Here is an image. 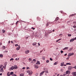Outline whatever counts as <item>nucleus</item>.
Here are the masks:
<instances>
[{"mask_svg":"<svg viewBox=\"0 0 76 76\" xmlns=\"http://www.w3.org/2000/svg\"><path fill=\"white\" fill-rule=\"evenodd\" d=\"M26 72L30 75H32V71L31 70H27L26 71Z\"/></svg>","mask_w":76,"mask_h":76,"instance_id":"1","label":"nucleus"},{"mask_svg":"<svg viewBox=\"0 0 76 76\" xmlns=\"http://www.w3.org/2000/svg\"><path fill=\"white\" fill-rule=\"evenodd\" d=\"M74 55V53H69L68 55V57H70V56H73Z\"/></svg>","mask_w":76,"mask_h":76,"instance_id":"2","label":"nucleus"},{"mask_svg":"<svg viewBox=\"0 0 76 76\" xmlns=\"http://www.w3.org/2000/svg\"><path fill=\"white\" fill-rule=\"evenodd\" d=\"M58 18L57 17L56 18V19L55 20V22H58L59 21H58Z\"/></svg>","mask_w":76,"mask_h":76,"instance_id":"3","label":"nucleus"},{"mask_svg":"<svg viewBox=\"0 0 76 76\" xmlns=\"http://www.w3.org/2000/svg\"><path fill=\"white\" fill-rule=\"evenodd\" d=\"M34 68L35 69H38V65L36 64L34 65Z\"/></svg>","mask_w":76,"mask_h":76,"instance_id":"4","label":"nucleus"},{"mask_svg":"<svg viewBox=\"0 0 76 76\" xmlns=\"http://www.w3.org/2000/svg\"><path fill=\"white\" fill-rule=\"evenodd\" d=\"M44 70H45V71H43V72H45L46 73H48V71H47V70H47L46 69L44 68Z\"/></svg>","mask_w":76,"mask_h":76,"instance_id":"5","label":"nucleus"},{"mask_svg":"<svg viewBox=\"0 0 76 76\" xmlns=\"http://www.w3.org/2000/svg\"><path fill=\"white\" fill-rule=\"evenodd\" d=\"M72 74L73 76H76V72H72Z\"/></svg>","mask_w":76,"mask_h":76,"instance_id":"6","label":"nucleus"},{"mask_svg":"<svg viewBox=\"0 0 76 76\" xmlns=\"http://www.w3.org/2000/svg\"><path fill=\"white\" fill-rule=\"evenodd\" d=\"M29 53V51L28 50H26L25 51V54H28Z\"/></svg>","mask_w":76,"mask_h":76,"instance_id":"7","label":"nucleus"},{"mask_svg":"<svg viewBox=\"0 0 76 76\" xmlns=\"http://www.w3.org/2000/svg\"><path fill=\"white\" fill-rule=\"evenodd\" d=\"M72 67L71 66H70L68 67V70H71L72 69Z\"/></svg>","mask_w":76,"mask_h":76,"instance_id":"8","label":"nucleus"},{"mask_svg":"<svg viewBox=\"0 0 76 76\" xmlns=\"http://www.w3.org/2000/svg\"><path fill=\"white\" fill-rule=\"evenodd\" d=\"M0 72H2V73L4 72V70H3V68H1L0 69Z\"/></svg>","mask_w":76,"mask_h":76,"instance_id":"9","label":"nucleus"},{"mask_svg":"<svg viewBox=\"0 0 76 76\" xmlns=\"http://www.w3.org/2000/svg\"><path fill=\"white\" fill-rule=\"evenodd\" d=\"M45 72V71H43L40 74V76H42L44 73V72Z\"/></svg>","mask_w":76,"mask_h":76,"instance_id":"10","label":"nucleus"},{"mask_svg":"<svg viewBox=\"0 0 76 76\" xmlns=\"http://www.w3.org/2000/svg\"><path fill=\"white\" fill-rule=\"evenodd\" d=\"M66 74H70V71L69 70H67L66 72Z\"/></svg>","mask_w":76,"mask_h":76,"instance_id":"11","label":"nucleus"},{"mask_svg":"<svg viewBox=\"0 0 76 76\" xmlns=\"http://www.w3.org/2000/svg\"><path fill=\"white\" fill-rule=\"evenodd\" d=\"M74 39H73V38L71 39L70 40V42H73V41H74Z\"/></svg>","mask_w":76,"mask_h":76,"instance_id":"12","label":"nucleus"},{"mask_svg":"<svg viewBox=\"0 0 76 76\" xmlns=\"http://www.w3.org/2000/svg\"><path fill=\"white\" fill-rule=\"evenodd\" d=\"M37 44V43L36 42H34V43H33L32 45L33 46H35V45H36Z\"/></svg>","mask_w":76,"mask_h":76,"instance_id":"13","label":"nucleus"},{"mask_svg":"<svg viewBox=\"0 0 76 76\" xmlns=\"http://www.w3.org/2000/svg\"><path fill=\"white\" fill-rule=\"evenodd\" d=\"M14 69H16L18 68V66H17V65H14Z\"/></svg>","mask_w":76,"mask_h":76,"instance_id":"14","label":"nucleus"},{"mask_svg":"<svg viewBox=\"0 0 76 76\" xmlns=\"http://www.w3.org/2000/svg\"><path fill=\"white\" fill-rule=\"evenodd\" d=\"M36 64H37L39 65L40 64V62H39V61H37V63H36Z\"/></svg>","mask_w":76,"mask_h":76,"instance_id":"15","label":"nucleus"},{"mask_svg":"<svg viewBox=\"0 0 76 76\" xmlns=\"http://www.w3.org/2000/svg\"><path fill=\"white\" fill-rule=\"evenodd\" d=\"M7 62H5L4 63V66L5 67H6V66H7Z\"/></svg>","mask_w":76,"mask_h":76,"instance_id":"16","label":"nucleus"},{"mask_svg":"<svg viewBox=\"0 0 76 76\" xmlns=\"http://www.w3.org/2000/svg\"><path fill=\"white\" fill-rule=\"evenodd\" d=\"M64 63L62 62H61V66H63V65H64Z\"/></svg>","mask_w":76,"mask_h":76,"instance_id":"17","label":"nucleus"},{"mask_svg":"<svg viewBox=\"0 0 76 76\" xmlns=\"http://www.w3.org/2000/svg\"><path fill=\"white\" fill-rule=\"evenodd\" d=\"M17 56V55H12V57H14V58H15V57H16Z\"/></svg>","mask_w":76,"mask_h":76,"instance_id":"18","label":"nucleus"},{"mask_svg":"<svg viewBox=\"0 0 76 76\" xmlns=\"http://www.w3.org/2000/svg\"><path fill=\"white\" fill-rule=\"evenodd\" d=\"M11 70H13V69H15L14 66H12L11 68Z\"/></svg>","mask_w":76,"mask_h":76,"instance_id":"19","label":"nucleus"},{"mask_svg":"<svg viewBox=\"0 0 76 76\" xmlns=\"http://www.w3.org/2000/svg\"><path fill=\"white\" fill-rule=\"evenodd\" d=\"M58 61L56 62L54 64V65H57L58 64Z\"/></svg>","mask_w":76,"mask_h":76,"instance_id":"20","label":"nucleus"},{"mask_svg":"<svg viewBox=\"0 0 76 76\" xmlns=\"http://www.w3.org/2000/svg\"><path fill=\"white\" fill-rule=\"evenodd\" d=\"M51 24V23L50 22L47 23V25H46V26H48V25H49V24Z\"/></svg>","mask_w":76,"mask_h":76,"instance_id":"21","label":"nucleus"},{"mask_svg":"<svg viewBox=\"0 0 76 76\" xmlns=\"http://www.w3.org/2000/svg\"><path fill=\"white\" fill-rule=\"evenodd\" d=\"M76 15V14H72V15H70V16H75V15Z\"/></svg>","mask_w":76,"mask_h":76,"instance_id":"22","label":"nucleus"},{"mask_svg":"<svg viewBox=\"0 0 76 76\" xmlns=\"http://www.w3.org/2000/svg\"><path fill=\"white\" fill-rule=\"evenodd\" d=\"M34 36H35V37H37V36H38V34H37L36 33H34Z\"/></svg>","mask_w":76,"mask_h":76,"instance_id":"23","label":"nucleus"},{"mask_svg":"<svg viewBox=\"0 0 76 76\" xmlns=\"http://www.w3.org/2000/svg\"><path fill=\"white\" fill-rule=\"evenodd\" d=\"M20 46H19L17 48H16V50H17L18 51V50H19V49H20Z\"/></svg>","mask_w":76,"mask_h":76,"instance_id":"24","label":"nucleus"},{"mask_svg":"<svg viewBox=\"0 0 76 76\" xmlns=\"http://www.w3.org/2000/svg\"><path fill=\"white\" fill-rule=\"evenodd\" d=\"M64 74H63V76H66V75L67 74V73H66V72H64Z\"/></svg>","mask_w":76,"mask_h":76,"instance_id":"25","label":"nucleus"},{"mask_svg":"<svg viewBox=\"0 0 76 76\" xmlns=\"http://www.w3.org/2000/svg\"><path fill=\"white\" fill-rule=\"evenodd\" d=\"M13 73H14L13 72H11L10 73V75H12H12H13Z\"/></svg>","mask_w":76,"mask_h":76,"instance_id":"26","label":"nucleus"},{"mask_svg":"<svg viewBox=\"0 0 76 76\" xmlns=\"http://www.w3.org/2000/svg\"><path fill=\"white\" fill-rule=\"evenodd\" d=\"M66 65H71V64H70V63H66Z\"/></svg>","mask_w":76,"mask_h":76,"instance_id":"27","label":"nucleus"},{"mask_svg":"<svg viewBox=\"0 0 76 76\" xmlns=\"http://www.w3.org/2000/svg\"><path fill=\"white\" fill-rule=\"evenodd\" d=\"M3 55L1 54H0V57H1V58L3 57Z\"/></svg>","mask_w":76,"mask_h":76,"instance_id":"28","label":"nucleus"},{"mask_svg":"<svg viewBox=\"0 0 76 76\" xmlns=\"http://www.w3.org/2000/svg\"><path fill=\"white\" fill-rule=\"evenodd\" d=\"M68 37H71V36H72V34H68Z\"/></svg>","mask_w":76,"mask_h":76,"instance_id":"29","label":"nucleus"},{"mask_svg":"<svg viewBox=\"0 0 76 76\" xmlns=\"http://www.w3.org/2000/svg\"><path fill=\"white\" fill-rule=\"evenodd\" d=\"M42 58L43 60H45V57L44 56H43Z\"/></svg>","mask_w":76,"mask_h":76,"instance_id":"30","label":"nucleus"},{"mask_svg":"<svg viewBox=\"0 0 76 76\" xmlns=\"http://www.w3.org/2000/svg\"><path fill=\"white\" fill-rule=\"evenodd\" d=\"M2 31L3 33H4V32H5L6 31H5V30H2Z\"/></svg>","mask_w":76,"mask_h":76,"instance_id":"31","label":"nucleus"},{"mask_svg":"<svg viewBox=\"0 0 76 76\" xmlns=\"http://www.w3.org/2000/svg\"><path fill=\"white\" fill-rule=\"evenodd\" d=\"M20 76H23V74H20Z\"/></svg>","mask_w":76,"mask_h":76,"instance_id":"32","label":"nucleus"},{"mask_svg":"<svg viewBox=\"0 0 76 76\" xmlns=\"http://www.w3.org/2000/svg\"><path fill=\"white\" fill-rule=\"evenodd\" d=\"M2 48L3 49H6V47L4 46H3L2 47Z\"/></svg>","mask_w":76,"mask_h":76,"instance_id":"33","label":"nucleus"},{"mask_svg":"<svg viewBox=\"0 0 76 76\" xmlns=\"http://www.w3.org/2000/svg\"><path fill=\"white\" fill-rule=\"evenodd\" d=\"M72 50H73V48H71L69 49V51H72Z\"/></svg>","mask_w":76,"mask_h":76,"instance_id":"34","label":"nucleus"},{"mask_svg":"<svg viewBox=\"0 0 76 76\" xmlns=\"http://www.w3.org/2000/svg\"><path fill=\"white\" fill-rule=\"evenodd\" d=\"M73 28H76V26L74 25L73 26Z\"/></svg>","mask_w":76,"mask_h":76,"instance_id":"35","label":"nucleus"},{"mask_svg":"<svg viewBox=\"0 0 76 76\" xmlns=\"http://www.w3.org/2000/svg\"><path fill=\"white\" fill-rule=\"evenodd\" d=\"M65 48V50H67L69 48L68 47H66Z\"/></svg>","mask_w":76,"mask_h":76,"instance_id":"36","label":"nucleus"},{"mask_svg":"<svg viewBox=\"0 0 76 76\" xmlns=\"http://www.w3.org/2000/svg\"><path fill=\"white\" fill-rule=\"evenodd\" d=\"M7 76H10V74H9V73H7Z\"/></svg>","mask_w":76,"mask_h":76,"instance_id":"37","label":"nucleus"},{"mask_svg":"<svg viewBox=\"0 0 76 76\" xmlns=\"http://www.w3.org/2000/svg\"><path fill=\"white\" fill-rule=\"evenodd\" d=\"M19 60V58H16L15 59V60L17 61V60Z\"/></svg>","mask_w":76,"mask_h":76,"instance_id":"38","label":"nucleus"},{"mask_svg":"<svg viewBox=\"0 0 76 76\" xmlns=\"http://www.w3.org/2000/svg\"><path fill=\"white\" fill-rule=\"evenodd\" d=\"M26 69H29V67H26Z\"/></svg>","mask_w":76,"mask_h":76,"instance_id":"39","label":"nucleus"},{"mask_svg":"<svg viewBox=\"0 0 76 76\" xmlns=\"http://www.w3.org/2000/svg\"><path fill=\"white\" fill-rule=\"evenodd\" d=\"M29 62H30V61H31V59L30 58L29 59Z\"/></svg>","mask_w":76,"mask_h":76,"instance_id":"40","label":"nucleus"},{"mask_svg":"<svg viewBox=\"0 0 76 76\" xmlns=\"http://www.w3.org/2000/svg\"><path fill=\"white\" fill-rule=\"evenodd\" d=\"M46 63H49V61L48 60H47L46 61Z\"/></svg>","mask_w":76,"mask_h":76,"instance_id":"41","label":"nucleus"},{"mask_svg":"<svg viewBox=\"0 0 76 76\" xmlns=\"http://www.w3.org/2000/svg\"><path fill=\"white\" fill-rule=\"evenodd\" d=\"M12 60H13V58H12L11 59H10V61H12Z\"/></svg>","mask_w":76,"mask_h":76,"instance_id":"42","label":"nucleus"},{"mask_svg":"<svg viewBox=\"0 0 76 76\" xmlns=\"http://www.w3.org/2000/svg\"><path fill=\"white\" fill-rule=\"evenodd\" d=\"M33 61H34L35 62V61H36V60L35 59H33Z\"/></svg>","mask_w":76,"mask_h":76,"instance_id":"43","label":"nucleus"},{"mask_svg":"<svg viewBox=\"0 0 76 76\" xmlns=\"http://www.w3.org/2000/svg\"><path fill=\"white\" fill-rule=\"evenodd\" d=\"M61 54H62V53H63V51L62 50L61 51Z\"/></svg>","mask_w":76,"mask_h":76,"instance_id":"44","label":"nucleus"},{"mask_svg":"<svg viewBox=\"0 0 76 76\" xmlns=\"http://www.w3.org/2000/svg\"><path fill=\"white\" fill-rule=\"evenodd\" d=\"M50 60L51 61H53V59H52V58H50Z\"/></svg>","mask_w":76,"mask_h":76,"instance_id":"45","label":"nucleus"},{"mask_svg":"<svg viewBox=\"0 0 76 76\" xmlns=\"http://www.w3.org/2000/svg\"><path fill=\"white\" fill-rule=\"evenodd\" d=\"M31 28H32V29H33V30H34L35 29V28H33V27H31Z\"/></svg>","mask_w":76,"mask_h":76,"instance_id":"46","label":"nucleus"},{"mask_svg":"<svg viewBox=\"0 0 76 76\" xmlns=\"http://www.w3.org/2000/svg\"><path fill=\"white\" fill-rule=\"evenodd\" d=\"M10 41H9L8 42V43L9 44H10Z\"/></svg>","mask_w":76,"mask_h":76,"instance_id":"47","label":"nucleus"},{"mask_svg":"<svg viewBox=\"0 0 76 76\" xmlns=\"http://www.w3.org/2000/svg\"><path fill=\"white\" fill-rule=\"evenodd\" d=\"M26 69L25 67H23V69Z\"/></svg>","mask_w":76,"mask_h":76,"instance_id":"48","label":"nucleus"},{"mask_svg":"<svg viewBox=\"0 0 76 76\" xmlns=\"http://www.w3.org/2000/svg\"><path fill=\"white\" fill-rule=\"evenodd\" d=\"M19 22V21H17L16 23V24L17 25L18 24V23Z\"/></svg>","mask_w":76,"mask_h":76,"instance_id":"49","label":"nucleus"},{"mask_svg":"<svg viewBox=\"0 0 76 76\" xmlns=\"http://www.w3.org/2000/svg\"><path fill=\"white\" fill-rule=\"evenodd\" d=\"M66 64H64V66H66Z\"/></svg>","mask_w":76,"mask_h":76,"instance_id":"50","label":"nucleus"},{"mask_svg":"<svg viewBox=\"0 0 76 76\" xmlns=\"http://www.w3.org/2000/svg\"><path fill=\"white\" fill-rule=\"evenodd\" d=\"M66 60H68V59H69V57H68V58H66Z\"/></svg>","mask_w":76,"mask_h":76,"instance_id":"51","label":"nucleus"},{"mask_svg":"<svg viewBox=\"0 0 76 76\" xmlns=\"http://www.w3.org/2000/svg\"><path fill=\"white\" fill-rule=\"evenodd\" d=\"M73 39H74V40H76V37H75V38H73Z\"/></svg>","mask_w":76,"mask_h":76,"instance_id":"52","label":"nucleus"},{"mask_svg":"<svg viewBox=\"0 0 76 76\" xmlns=\"http://www.w3.org/2000/svg\"><path fill=\"white\" fill-rule=\"evenodd\" d=\"M33 61H31V64H33Z\"/></svg>","mask_w":76,"mask_h":76,"instance_id":"53","label":"nucleus"},{"mask_svg":"<svg viewBox=\"0 0 76 76\" xmlns=\"http://www.w3.org/2000/svg\"><path fill=\"white\" fill-rule=\"evenodd\" d=\"M28 37H26V39H28Z\"/></svg>","mask_w":76,"mask_h":76,"instance_id":"54","label":"nucleus"},{"mask_svg":"<svg viewBox=\"0 0 76 76\" xmlns=\"http://www.w3.org/2000/svg\"><path fill=\"white\" fill-rule=\"evenodd\" d=\"M64 55L65 56H67V53H66Z\"/></svg>","mask_w":76,"mask_h":76,"instance_id":"55","label":"nucleus"},{"mask_svg":"<svg viewBox=\"0 0 76 76\" xmlns=\"http://www.w3.org/2000/svg\"><path fill=\"white\" fill-rule=\"evenodd\" d=\"M2 45V43H1L0 42V45Z\"/></svg>","mask_w":76,"mask_h":76,"instance_id":"56","label":"nucleus"},{"mask_svg":"<svg viewBox=\"0 0 76 76\" xmlns=\"http://www.w3.org/2000/svg\"><path fill=\"white\" fill-rule=\"evenodd\" d=\"M61 13H63V11H61Z\"/></svg>","mask_w":76,"mask_h":76,"instance_id":"57","label":"nucleus"},{"mask_svg":"<svg viewBox=\"0 0 76 76\" xmlns=\"http://www.w3.org/2000/svg\"><path fill=\"white\" fill-rule=\"evenodd\" d=\"M15 46H18V44L15 45Z\"/></svg>","mask_w":76,"mask_h":76,"instance_id":"58","label":"nucleus"},{"mask_svg":"<svg viewBox=\"0 0 76 76\" xmlns=\"http://www.w3.org/2000/svg\"><path fill=\"white\" fill-rule=\"evenodd\" d=\"M4 69H5V68H6V67H5V66H3V67Z\"/></svg>","mask_w":76,"mask_h":76,"instance_id":"59","label":"nucleus"},{"mask_svg":"<svg viewBox=\"0 0 76 76\" xmlns=\"http://www.w3.org/2000/svg\"><path fill=\"white\" fill-rule=\"evenodd\" d=\"M62 35H63V34H60L59 35V36H61Z\"/></svg>","mask_w":76,"mask_h":76,"instance_id":"60","label":"nucleus"},{"mask_svg":"<svg viewBox=\"0 0 76 76\" xmlns=\"http://www.w3.org/2000/svg\"><path fill=\"white\" fill-rule=\"evenodd\" d=\"M73 23H75V24H76V22H73Z\"/></svg>","mask_w":76,"mask_h":76,"instance_id":"61","label":"nucleus"},{"mask_svg":"<svg viewBox=\"0 0 76 76\" xmlns=\"http://www.w3.org/2000/svg\"><path fill=\"white\" fill-rule=\"evenodd\" d=\"M2 75V73H0V76H1Z\"/></svg>","mask_w":76,"mask_h":76,"instance_id":"62","label":"nucleus"},{"mask_svg":"<svg viewBox=\"0 0 76 76\" xmlns=\"http://www.w3.org/2000/svg\"><path fill=\"white\" fill-rule=\"evenodd\" d=\"M38 44L39 45H40V44H39V43H38Z\"/></svg>","mask_w":76,"mask_h":76,"instance_id":"63","label":"nucleus"},{"mask_svg":"<svg viewBox=\"0 0 76 76\" xmlns=\"http://www.w3.org/2000/svg\"><path fill=\"white\" fill-rule=\"evenodd\" d=\"M74 68L75 69H76V66H75V67Z\"/></svg>","mask_w":76,"mask_h":76,"instance_id":"64","label":"nucleus"}]
</instances>
